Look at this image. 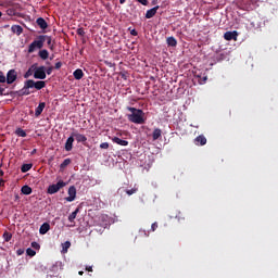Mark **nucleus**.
<instances>
[{
    "label": "nucleus",
    "instance_id": "41",
    "mask_svg": "<svg viewBox=\"0 0 278 278\" xmlns=\"http://www.w3.org/2000/svg\"><path fill=\"white\" fill-rule=\"evenodd\" d=\"M130 34H131V36H138V30L137 29H132V30H130Z\"/></svg>",
    "mask_w": 278,
    "mask_h": 278
},
{
    "label": "nucleus",
    "instance_id": "7",
    "mask_svg": "<svg viewBox=\"0 0 278 278\" xmlns=\"http://www.w3.org/2000/svg\"><path fill=\"white\" fill-rule=\"evenodd\" d=\"M16 81V71L10 70L7 74V83L14 84Z\"/></svg>",
    "mask_w": 278,
    "mask_h": 278
},
{
    "label": "nucleus",
    "instance_id": "48",
    "mask_svg": "<svg viewBox=\"0 0 278 278\" xmlns=\"http://www.w3.org/2000/svg\"><path fill=\"white\" fill-rule=\"evenodd\" d=\"M0 186H3V180H0Z\"/></svg>",
    "mask_w": 278,
    "mask_h": 278
},
{
    "label": "nucleus",
    "instance_id": "35",
    "mask_svg": "<svg viewBox=\"0 0 278 278\" xmlns=\"http://www.w3.org/2000/svg\"><path fill=\"white\" fill-rule=\"evenodd\" d=\"M76 34H78V36H84L86 31H84V28H77Z\"/></svg>",
    "mask_w": 278,
    "mask_h": 278
},
{
    "label": "nucleus",
    "instance_id": "24",
    "mask_svg": "<svg viewBox=\"0 0 278 278\" xmlns=\"http://www.w3.org/2000/svg\"><path fill=\"white\" fill-rule=\"evenodd\" d=\"M16 136H20V138H25L27 136V132L25 130L17 128L15 131Z\"/></svg>",
    "mask_w": 278,
    "mask_h": 278
},
{
    "label": "nucleus",
    "instance_id": "45",
    "mask_svg": "<svg viewBox=\"0 0 278 278\" xmlns=\"http://www.w3.org/2000/svg\"><path fill=\"white\" fill-rule=\"evenodd\" d=\"M51 71H53L52 68H49L48 71H47V74L48 75H51Z\"/></svg>",
    "mask_w": 278,
    "mask_h": 278
},
{
    "label": "nucleus",
    "instance_id": "5",
    "mask_svg": "<svg viewBox=\"0 0 278 278\" xmlns=\"http://www.w3.org/2000/svg\"><path fill=\"white\" fill-rule=\"evenodd\" d=\"M194 144H197V147H205V144H207V138H205L203 135H200L194 139Z\"/></svg>",
    "mask_w": 278,
    "mask_h": 278
},
{
    "label": "nucleus",
    "instance_id": "18",
    "mask_svg": "<svg viewBox=\"0 0 278 278\" xmlns=\"http://www.w3.org/2000/svg\"><path fill=\"white\" fill-rule=\"evenodd\" d=\"M49 229H51V227L49 226V224L45 223L41 225L39 232L41 233V236H45V233H47Z\"/></svg>",
    "mask_w": 278,
    "mask_h": 278
},
{
    "label": "nucleus",
    "instance_id": "32",
    "mask_svg": "<svg viewBox=\"0 0 278 278\" xmlns=\"http://www.w3.org/2000/svg\"><path fill=\"white\" fill-rule=\"evenodd\" d=\"M65 149H66V151H71V137L67 138Z\"/></svg>",
    "mask_w": 278,
    "mask_h": 278
},
{
    "label": "nucleus",
    "instance_id": "31",
    "mask_svg": "<svg viewBox=\"0 0 278 278\" xmlns=\"http://www.w3.org/2000/svg\"><path fill=\"white\" fill-rule=\"evenodd\" d=\"M77 214H79V207H77L74 212H72L71 219L73 220V219L77 218Z\"/></svg>",
    "mask_w": 278,
    "mask_h": 278
},
{
    "label": "nucleus",
    "instance_id": "47",
    "mask_svg": "<svg viewBox=\"0 0 278 278\" xmlns=\"http://www.w3.org/2000/svg\"><path fill=\"white\" fill-rule=\"evenodd\" d=\"M60 66H62L61 63H56V68H60Z\"/></svg>",
    "mask_w": 278,
    "mask_h": 278
},
{
    "label": "nucleus",
    "instance_id": "33",
    "mask_svg": "<svg viewBox=\"0 0 278 278\" xmlns=\"http://www.w3.org/2000/svg\"><path fill=\"white\" fill-rule=\"evenodd\" d=\"M0 84H5V75H3V72H0Z\"/></svg>",
    "mask_w": 278,
    "mask_h": 278
},
{
    "label": "nucleus",
    "instance_id": "9",
    "mask_svg": "<svg viewBox=\"0 0 278 278\" xmlns=\"http://www.w3.org/2000/svg\"><path fill=\"white\" fill-rule=\"evenodd\" d=\"M160 10V5H156L146 12V18H153L157 14V11Z\"/></svg>",
    "mask_w": 278,
    "mask_h": 278
},
{
    "label": "nucleus",
    "instance_id": "54",
    "mask_svg": "<svg viewBox=\"0 0 278 278\" xmlns=\"http://www.w3.org/2000/svg\"><path fill=\"white\" fill-rule=\"evenodd\" d=\"M0 16H2V13L0 12Z\"/></svg>",
    "mask_w": 278,
    "mask_h": 278
},
{
    "label": "nucleus",
    "instance_id": "42",
    "mask_svg": "<svg viewBox=\"0 0 278 278\" xmlns=\"http://www.w3.org/2000/svg\"><path fill=\"white\" fill-rule=\"evenodd\" d=\"M22 94H29V89L25 90V88L22 89Z\"/></svg>",
    "mask_w": 278,
    "mask_h": 278
},
{
    "label": "nucleus",
    "instance_id": "36",
    "mask_svg": "<svg viewBox=\"0 0 278 278\" xmlns=\"http://www.w3.org/2000/svg\"><path fill=\"white\" fill-rule=\"evenodd\" d=\"M138 3H141V5H149V0H136Z\"/></svg>",
    "mask_w": 278,
    "mask_h": 278
},
{
    "label": "nucleus",
    "instance_id": "2",
    "mask_svg": "<svg viewBox=\"0 0 278 278\" xmlns=\"http://www.w3.org/2000/svg\"><path fill=\"white\" fill-rule=\"evenodd\" d=\"M45 47V36H39L34 40L28 47V53H34L37 49H42Z\"/></svg>",
    "mask_w": 278,
    "mask_h": 278
},
{
    "label": "nucleus",
    "instance_id": "49",
    "mask_svg": "<svg viewBox=\"0 0 278 278\" xmlns=\"http://www.w3.org/2000/svg\"><path fill=\"white\" fill-rule=\"evenodd\" d=\"M68 194H71V188L67 189Z\"/></svg>",
    "mask_w": 278,
    "mask_h": 278
},
{
    "label": "nucleus",
    "instance_id": "43",
    "mask_svg": "<svg viewBox=\"0 0 278 278\" xmlns=\"http://www.w3.org/2000/svg\"><path fill=\"white\" fill-rule=\"evenodd\" d=\"M86 270H87L88 273H92V266H87V267H86Z\"/></svg>",
    "mask_w": 278,
    "mask_h": 278
},
{
    "label": "nucleus",
    "instance_id": "44",
    "mask_svg": "<svg viewBox=\"0 0 278 278\" xmlns=\"http://www.w3.org/2000/svg\"><path fill=\"white\" fill-rule=\"evenodd\" d=\"M121 77H122V79H127V74L122 73V74H121Z\"/></svg>",
    "mask_w": 278,
    "mask_h": 278
},
{
    "label": "nucleus",
    "instance_id": "50",
    "mask_svg": "<svg viewBox=\"0 0 278 278\" xmlns=\"http://www.w3.org/2000/svg\"><path fill=\"white\" fill-rule=\"evenodd\" d=\"M66 201H71V197H67V198H66Z\"/></svg>",
    "mask_w": 278,
    "mask_h": 278
},
{
    "label": "nucleus",
    "instance_id": "34",
    "mask_svg": "<svg viewBox=\"0 0 278 278\" xmlns=\"http://www.w3.org/2000/svg\"><path fill=\"white\" fill-rule=\"evenodd\" d=\"M100 149H110V143H108V142H102V143L100 144Z\"/></svg>",
    "mask_w": 278,
    "mask_h": 278
},
{
    "label": "nucleus",
    "instance_id": "38",
    "mask_svg": "<svg viewBox=\"0 0 278 278\" xmlns=\"http://www.w3.org/2000/svg\"><path fill=\"white\" fill-rule=\"evenodd\" d=\"M157 229V222H154L152 225H151V231H155Z\"/></svg>",
    "mask_w": 278,
    "mask_h": 278
},
{
    "label": "nucleus",
    "instance_id": "28",
    "mask_svg": "<svg viewBox=\"0 0 278 278\" xmlns=\"http://www.w3.org/2000/svg\"><path fill=\"white\" fill-rule=\"evenodd\" d=\"M68 164H71V159H66V160L61 164V170H64V168H66V166H68Z\"/></svg>",
    "mask_w": 278,
    "mask_h": 278
},
{
    "label": "nucleus",
    "instance_id": "52",
    "mask_svg": "<svg viewBox=\"0 0 278 278\" xmlns=\"http://www.w3.org/2000/svg\"><path fill=\"white\" fill-rule=\"evenodd\" d=\"M105 227H108V224H106V223L104 224V229H105Z\"/></svg>",
    "mask_w": 278,
    "mask_h": 278
},
{
    "label": "nucleus",
    "instance_id": "11",
    "mask_svg": "<svg viewBox=\"0 0 278 278\" xmlns=\"http://www.w3.org/2000/svg\"><path fill=\"white\" fill-rule=\"evenodd\" d=\"M68 249H71V242L65 241L64 243H61V253L62 255H66L68 253Z\"/></svg>",
    "mask_w": 278,
    "mask_h": 278
},
{
    "label": "nucleus",
    "instance_id": "1",
    "mask_svg": "<svg viewBox=\"0 0 278 278\" xmlns=\"http://www.w3.org/2000/svg\"><path fill=\"white\" fill-rule=\"evenodd\" d=\"M128 111L131 112V114H128V121L130 123H135V125H144V111L136 108H128Z\"/></svg>",
    "mask_w": 278,
    "mask_h": 278
},
{
    "label": "nucleus",
    "instance_id": "25",
    "mask_svg": "<svg viewBox=\"0 0 278 278\" xmlns=\"http://www.w3.org/2000/svg\"><path fill=\"white\" fill-rule=\"evenodd\" d=\"M22 194H31V189L29 186L22 187Z\"/></svg>",
    "mask_w": 278,
    "mask_h": 278
},
{
    "label": "nucleus",
    "instance_id": "12",
    "mask_svg": "<svg viewBox=\"0 0 278 278\" xmlns=\"http://www.w3.org/2000/svg\"><path fill=\"white\" fill-rule=\"evenodd\" d=\"M73 77H74V79H77L78 81H79V79H84V71L81 68L75 70L73 73Z\"/></svg>",
    "mask_w": 278,
    "mask_h": 278
},
{
    "label": "nucleus",
    "instance_id": "22",
    "mask_svg": "<svg viewBox=\"0 0 278 278\" xmlns=\"http://www.w3.org/2000/svg\"><path fill=\"white\" fill-rule=\"evenodd\" d=\"M39 58H41V60H48L49 59V51L40 50L39 51Z\"/></svg>",
    "mask_w": 278,
    "mask_h": 278
},
{
    "label": "nucleus",
    "instance_id": "26",
    "mask_svg": "<svg viewBox=\"0 0 278 278\" xmlns=\"http://www.w3.org/2000/svg\"><path fill=\"white\" fill-rule=\"evenodd\" d=\"M28 170H31V164H24L22 166V173H27Z\"/></svg>",
    "mask_w": 278,
    "mask_h": 278
},
{
    "label": "nucleus",
    "instance_id": "39",
    "mask_svg": "<svg viewBox=\"0 0 278 278\" xmlns=\"http://www.w3.org/2000/svg\"><path fill=\"white\" fill-rule=\"evenodd\" d=\"M31 247L33 249H40V244H38V242H33Z\"/></svg>",
    "mask_w": 278,
    "mask_h": 278
},
{
    "label": "nucleus",
    "instance_id": "4",
    "mask_svg": "<svg viewBox=\"0 0 278 278\" xmlns=\"http://www.w3.org/2000/svg\"><path fill=\"white\" fill-rule=\"evenodd\" d=\"M64 186H66V182L60 180L58 184L55 185H51L48 188V194H55V192H58L61 188H64Z\"/></svg>",
    "mask_w": 278,
    "mask_h": 278
},
{
    "label": "nucleus",
    "instance_id": "30",
    "mask_svg": "<svg viewBox=\"0 0 278 278\" xmlns=\"http://www.w3.org/2000/svg\"><path fill=\"white\" fill-rule=\"evenodd\" d=\"M27 255H29V257H34V255H36V251H34L31 248H28L26 250Z\"/></svg>",
    "mask_w": 278,
    "mask_h": 278
},
{
    "label": "nucleus",
    "instance_id": "53",
    "mask_svg": "<svg viewBox=\"0 0 278 278\" xmlns=\"http://www.w3.org/2000/svg\"><path fill=\"white\" fill-rule=\"evenodd\" d=\"M143 233H144V236H149V235H147V232L143 230Z\"/></svg>",
    "mask_w": 278,
    "mask_h": 278
},
{
    "label": "nucleus",
    "instance_id": "21",
    "mask_svg": "<svg viewBox=\"0 0 278 278\" xmlns=\"http://www.w3.org/2000/svg\"><path fill=\"white\" fill-rule=\"evenodd\" d=\"M166 42L168 47H177V39L175 37H168Z\"/></svg>",
    "mask_w": 278,
    "mask_h": 278
},
{
    "label": "nucleus",
    "instance_id": "20",
    "mask_svg": "<svg viewBox=\"0 0 278 278\" xmlns=\"http://www.w3.org/2000/svg\"><path fill=\"white\" fill-rule=\"evenodd\" d=\"M45 86H47V83H45V80L35 81L36 90H42V88H45Z\"/></svg>",
    "mask_w": 278,
    "mask_h": 278
},
{
    "label": "nucleus",
    "instance_id": "23",
    "mask_svg": "<svg viewBox=\"0 0 278 278\" xmlns=\"http://www.w3.org/2000/svg\"><path fill=\"white\" fill-rule=\"evenodd\" d=\"M77 197V189H75V186L71 187V201H75V198Z\"/></svg>",
    "mask_w": 278,
    "mask_h": 278
},
{
    "label": "nucleus",
    "instance_id": "51",
    "mask_svg": "<svg viewBox=\"0 0 278 278\" xmlns=\"http://www.w3.org/2000/svg\"><path fill=\"white\" fill-rule=\"evenodd\" d=\"M78 275H84V271H78Z\"/></svg>",
    "mask_w": 278,
    "mask_h": 278
},
{
    "label": "nucleus",
    "instance_id": "13",
    "mask_svg": "<svg viewBox=\"0 0 278 278\" xmlns=\"http://www.w3.org/2000/svg\"><path fill=\"white\" fill-rule=\"evenodd\" d=\"M46 105L47 104L45 102L39 103V105L35 110V116H40V114H42V112L45 111Z\"/></svg>",
    "mask_w": 278,
    "mask_h": 278
},
{
    "label": "nucleus",
    "instance_id": "8",
    "mask_svg": "<svg viewBox=\"0 0 278 278\" xmlns=\"http://www.w3.org/2000/svg\"><path fill=\"white\" fill-rule=\"evenodd\" d=\"M224 38L226 39V40H238V31H226L225 34H224Z\"/></svg>",
    "mask_w": 278,
    "mask_h": 278
},
{
    "label": "nucleus",
    "instance_id": "19",
    "mask_svg": "<svg viewBox=\"0 0 278 278\" xmlns=\"http://www.w3.org/2000/svg\"><path fill=\"white\" fill-rule=\"evenodd\" d=\"M29 88H36V81L27 80L24 85V90H29Z\"/></svg>",
    "mask_w": 278,
    "mask_h": 278
},
{
    "label": "nucleus",
    "instance_id": "3",
    "mask_svg": "<svg viewBox=\"0 0 278 278\" xmlns=\"http://www.w3.org/2000/svg\"><path fill=\"white\" fill-rule=\"evenodd\" d=\"M35 79H47V68L45 66H39L35 64Z\"/></svg>",
    "mask_w": 278,
    "mask_h": 278
},
{
    "label": "nucleus",
    "instance_id": "46",
    "mask_svg": "<svg viewBox=\"0 0 278 278\" xmlns=\"http://www.w3.org/2000/svg\"><path fill=\"white\" fill-rule=\"evenodd\" d=\"M127 0H119L121 5H123Z\"/></svg>",
    "mask_w": 278,
    "mask_h": 278
},
{
    "label": "nucleus",
    "instance_id": "14",
    "mask_svg": "<svg viewBox=\"0 0 278 278\" xmlns=\"http://www.w3.org/2000/svg\"><path fill=\"white\" fill-rule=\"evenodd\" d=\"M11 31H13V34H16V36H21L23 34V27H21L20 25H13L11 27Z\"/></svg>",
    "mask_w": 278,
    "mask_h": 278
},
{
    "label": "nucleus",
    "instance_id": "6",
    "mask_svg": "<svg viewBox=\"0 0 278 278\" xmlns=\"http://www.w3.org/2000/svg\"><path fill=\"white\" fill-rule=\"evenodd\" d=\"M75 140H77L78 142H83V144H86V140H88V138H86V136L84 135L76 134L71 137V144H73Z\"/></svg>",
    "mask_w": 278,
    "mask_h": 278
},
{
    "label": "nucleus",
    "instance_id": "29",
    "mask_svg": "<svg viewBox=\"0 0 278 278\" xmlns=\"http://www.w3.org/2000/svg\"><path fill=\"white\" fill-rule=\"evenodd\" d=\"M137 192H138V188L126 190V194H128V197H131V194H136Z\"/></svg>",
    "mask_w": 278,
    "mask_h": 278
},
{
    "label": "nucleus",
    "instance_id": "15",
    "mask_svg": "<svg viewBox=\"0 0 278 278\" xmlns=\"http://www.w3.org/2000/svg\"><path fill=\"white\" fill-rule=\"evenodd\" d=\"M35 73H36V64L30 66L28 71L25 73L24 75L25 79L31 77V75H35Z\"/></svg>",
    "mask_w": 278,
    "mask_h": 278
},
{
    "label": "nucleus",
    "instance_id": "37",
    "mask_svg": "<svg viewBox=\"0 0 278 278\" xmlns=\"http://www.w3.org/2000/svg\"><path fill=\"white\" fill-rule=\"evenodd\" d=\"M4 238L7 242H10V240H12V235L10 233H4Z\"/></svg>",
    "mask_w": 278,
    "mask_h": 278
},
{
    "label": "nucleus",
    "instance_id": "10",
    "mask_svg": "<svg viewBox=\"0 0 278 278\" xmlns=\"http://www.w3.org/2000/svg\"><path fill=\"white\" fill-rule=\"evenodd\" d=\"M112 141L115 144H119V147H127L129 144V141L123 140V139L118 138V137H113Z\"/></svg>",
    "mask_w": 278,
    "mask_h": 278
},
{
    "label": "nucleus",
    "instance_id": "16",
    "mask_svg": "<svg viewBox=\"0 0 278 278\" xmlns=\"http://www.w3.org/2000/svg\"><path fill=\"white\" fill-rule=\"evenodd\" d=\"M153 140H160L162 138V129L155 128L152 132Z\"/></svg>",
    "mask_w": 278,
    "mask_h": 278
},
{
    "label": "nucleus",
    "instance_id": "17",
    "mask_svg": "<svg viewBox=\"0 0 278 278\" xmlns=\"http://www.w3.org/2000/svg\"><path fill=\"white\" fill-rule=\"evenodd\" d=\"M37 25H38L41 29H47V27H48L47 21H45V18H42V17L37 18Z\"/></svg>",
    "mask_w": 278,
    "mask_h": 278
},
{
    "label": "nucleus",
    "instance_id": "27",
    "mask_svg": "<svg viewBox=\"0 0 278 278\" xmlns=\"http://www.w3.org/2000/svg\"><path fill=\"white\" fill-rule=\"evenodd\" d=\"M195 77H198V81L200 85H203V84H205V81H207V76L201 77V76L197 75Z\"/></svg>",
    "mask_w": 278,
    "mask_h": 278
},
{
    "label": "nucleus",
    "instance_id": "40",
    "mask_svg": "<svg viewBox=\"0 0 278 278\" xmlns=\"http://www.w3.org/2000/svg\"><path fill=\"white\" fill-rule=\"evenodd\" d=\"M100 220H102V223H105V220H108V215H101Z\"/></svg>",
    "mask_w": 278,
    "mask_h": 278
}]
</instances>
